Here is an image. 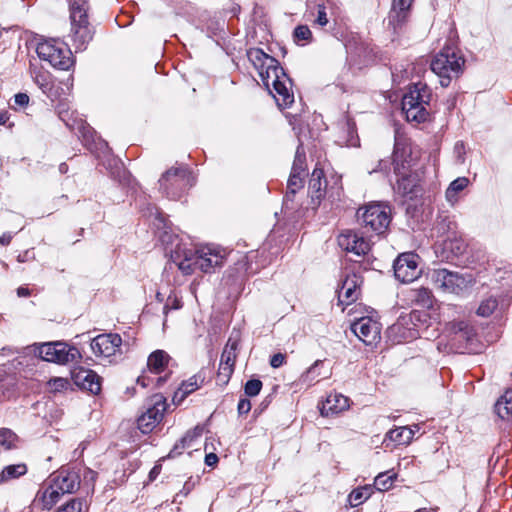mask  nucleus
I'll use <instances>...</instances> for the list:
<instances>
[{
  "label": "nucleus",
  "mask_w": 512,
  "mask_h": 512,
  "mask_svg": "<svg viewBox=\"0 0 512 512\" xmlns=\"http://www.w3.org/2000/svg\"><path fill=\"white\" fill-rule=\"evenodd\" d=\"M249 61L257 70L259 77L266 89L273 95L281 108L289 107L294 102V95L290 93L288 85H291L279 62L259 48H251L247 51Z\"/></svg>",
  "instance_id": "nucleus-1"
},
{
  "label": "nucleus",
  "mask_w": 512,
  "mask_h": 512,
  "mask_svg": "<svg viewBox=\"0 0 512 512\" xmlns=\"http://www.w3.org/2000/svg\"><path fill=\"white\" fill-rule=\"evenodd\" d=\"M170 252L172 262L186 275L192 274L196 269L210 273L215 267L223 265L225 257L223 250L213 246L193 250L176 244L175 249H171Z\"/></svg>",
  "instance_id": "nucleus-2"
},
{
  "label": "nucleus",
  "mask_w": 512,
  "mask_h": 512,
  "mask_svg": "<svg viewBox=\"0 0 512 512\" xmlns=\"http://www.w3.org/2000/svg\"><path fill=\"white\" fill-rule=\"evenodd\" d=\"M431 318L426 311L413 310L409 315L402 316L391 327V331L399 334L401 340L410 341L416 338L436 336L437 330L429 331Z\"/></svg>",
  "instance_id": "nucleus-3"
},
{
  "label": "nucleus",
  "mask_w": 512,
  "mask_h": 512,
  "mask_svg": "<svg viewBox=\"0 0 512 512\" xmlns=\"http://www.w3.org/2000/svg\"><path fill=\"white\" fill-rule=\"evenodd\" d=\"M86 0H73L70 5L71 39L76 50L82 51L92 40L94 31L88 21Z\"/></svg>",
  "instance_id": "nucleus-4"
},
{
  "label": "nucleus",
  "mask_w": 512,
  "mask_h": 512,
  "mask_svg": "<svg viewBox=\"0 0 512 512\" xmlns=\"http://www.w3.org/2000/svg\"><path fill=\"white\" fill-rule=\"evenodd\" d=\"M431 93L426 84L421 82L410 86L402 98V111L407 121L424 122L428 117L426 105L429 104Z\"/></svg>",
  "instance_id": "nucleus-5"
},
{
  "label": "nucleus",
  "mask_w": 512,
  "mask_h": 512,
  "mask_svg": "<svg viewBox=\"0 0 512 512\" xmlns=\"http://www.w3.org/2000/svg\"><path fill=\"white\" fill-rule=\"evenodd\" d=\"M465 59L452 47L443 48L432 60L431 70L439 77L442 87L462 73Z\"/></svg>",
  "instance_id": "nucleus-6"
},
{
  "label": "nucleus",
  "mask_w": 512,
  "mask_h": 512,
  "mask_svg": "<svg viewBox=\"0 0 512 512\" xmlns=\"http://www.w3.org/2000/svg\"><path fill=\"white\" fill-rule=\"evenodd\" d=\"M357 218L366 229L382 234L391 222V208L383 203H370L358 210Z\"/></svg>",
  "instance_id": "nucleus-7"
},
{
  "label": "nucleus",
  "mask_w": 512,
  "mask_h": 512,
  "mask_svg": "<svg viewBox=\"0 0 512 512\" xmlns=\"http://www.w3.org/2000/svg\"><path fill=\"white\" fill-rule=\"evenodd\" d=\"M36 52L40 59L60 70H68L74 64L71 50L55 40L40 42Z\"/></svg>",
  "instance_id": "nucleus-8"
},
{
  "label": "nucleus",
  "mask_w": 512,
  "mask_h": 512,
  "mask_svg": "<svg viewBox=\"0 0 512 512\" xmlns=\"http://www.w3.org/2000/svg\"><path fill=\"white\" fill-rule=\"evenodd\" d=\"M41 359L56 364H68L81 358L79 350L61 341L42 343L38 347Z\"/></svg>",
  "instance_id": "nucleus-9"
},
{
  "label": "nucleus",
  "mask_w": 512,
  "mask_h": 512,
  "mask_svg": "<svg viewBox=\"0 0 512 512\" xmlns=\"http://www.w3.org/2000/svg\"><path fill=\"white\" fill-rule=\"evenodd\" d=\"M191 175L187 168L178 167L166 171L159 180L160 189L171 199H179L191 185Z\"/></svg>",
  "instance_id": "nucleus-10"
},
{
  "label": "nucleus",
  "mask_w": 512,
  "mask_h": 512,
  "mask_svg": "<svg viewBox=\"0 0 512 512\" xmlns=\"http://www.w3.org/2000/svg\"><path fill=\"white\" fill-rule=\"evenodd\" d=\"M449 330L452 333L451 347L459 353L474 351L476 333L474 328L465 321L451 322Z\"/></svg>",
  "instance_id": "nucleus-11"
},
{
  "label": "nucleus",
  "mask_w": 512,
  "mask_h": 512,
  "mask_svg": "<svg viewBox=\"0 0 512 512\" xmlns=\"http://www.w3.org/2000/svg\"><path fill=\"white\" fill-rule=\"evenodd\" d=\"M393 165L394 173L397 176L396 185L393 187L394 190L401 196H409L412 198V195L417 191L419 178L416 173L407 171L403 163L399 164L397 144L395 145L393 153Z\"/></svg>",
  "instance_id": "nucleus-12"
},
{
  "label": "nucleus",
  "mask_w": 512,
  "mask_h": 512,
  "mask_svg": "<svg viewBox=\"0 0 512 512\" xmlns=\"http://www.w3.org/2000/svg\"><path fill=\"white\" fill-rule=\"evenodd\" d=\"M166 410V399L161 394H155L144 412L137 420L138 429L143 433H150L162 420Z\"/></svg>",
  "instance_id": "nucleus-13"
},
{
  "label": "nucleus",
  "mask_w": 512,
  "mask_h": 512,
  "mask_svg": "<svg viewBox=\"0 0 512 512\" xmlns=\"http://www.w3.org/2000/svg\"><path fill=\"white\" fill-rule=\"evenodd\" d=\"M418 255L414 253H403L394 261V274L395 277L403 282H412L420 275L418 267Z\"/></svg>",
  "instance_id": "nucleus-14"
},
{
  "label": "nucleus",
  "mask_w": 512,
  "mask_h": 512,
  "mask_svg": "<svg viewBox=\"0 0 512 512\" xmlns=\"http://www.w3.org/2000/svg\"><path fill=\"white\" fill-rule=\"evenodd\" d=\"M121 344L122 338L119 334H100L92 339L91 349L96 356L111 357L120 350Z\"/></svg>",
  "instance_id": "nucleus-15"
},
{
  "label": "nucleus",
  "mask_w": 512,
  "mask_h": 512,
  "mask_svg": "<svg viewBox=\"0 0 512 512\" xmlns=\"http://www.w3.org/2000/svg\"><path fill=\"white\" fill-rule=\"evenodd\" d=\"M353 333L366 345L375 343L380 338V324L370 317H362L351 325Z\"/></svg>",
  "instance_id": "nucleus-16"
},
{
  "label": "nucleus",
  "mask_w": 512,
  "mask_h": 512,
  "mask_svg": "<svg viewBox=\"0 0 512 512\" xmlns=\"http://www.w3.org/2000/svg\"><path fill=\"white\" fill-rule=\"evenodd\" d=\"M338 244L343 250L356 256H364L370 250L369 241L351 230H346L338 236Z\"/></svg>",
  "instance_id": "nucleus-17"
},
{
  "label": "nucleus",
  "mask_w": 512,
  "mask_h": 512,
  "mask_svg": "<svg viewBox=\"0 0 512 512\" xmlns=\"http://www.w3.org/2000/svg\"><path fill=\"white\" fill-rule=\"evenodd\" d=\"M362 283L363 279L360 275L356 273L347 274L338 292L339 301L346 305L355 302L360 295V286Z\"/></svg>",
  "instance_id": "nucleus-18"
},
{
  "label": "nucleus",
  "mask_w": 512,
  "mask_h": 512,
  "mask_svg": "<svg viewBox=\"0 0 512 512\" xmlns=\"http://www.w3.org/2000/svg\"><path fill=\"white\" fill-rule=\"evenodd\" d=\"M61 493H75L80 487V476L74 470H61L50 480Z\"/></svg>",
  "instance_id": "nucleus-19"
},
{
  "label": "nucleus",
  "mask_w": 512,
  "mask_h": 512,
  "mask_svg": "<svg viewBox=\"0 0 512 512\" xmlns=\"http://www.w3.org/2000/svg\"><path fill=\"white\" fill-rule=\"evenodd\" d=\"M73 380L78 387L92 394H98L101 391V378L93 370L79 368L73 372Z\"/></svg>",
  "instance_id": "nucleus-20"
},
{
  "label": "nucleus",
  "mask_w": 512,
  "mask_h": 512,
  "mask_svg": "<svg viewBox=\"0 0 512 512\" xmlns=\"http://www.w3.org/2000/svg\"><path fill=\"white\" fill-rule=\"evenodd\" d=\"M433 279L444 291L456 293L461 288L463 279L456 273L449 272L446 269L436 270Z\"/></svg>",
  "instance_id": "nucleus-21"
},
{
  "label": "nucleus",
  "mask_w": 512,
  "mask_h": 512,
  "mask_svg": "<svg viewBox=\"0 0 512 512\" xmlns=\"http://www.w3.org/2000/svg\"><path fill=\"white\" fill-rule=\"evenodd\" d=\"M413 2L407 0H393L389 13V24L396 30L402 27L408 20L410 8Z\"/></svg>",
  "instance_id": "nucleus-22"
},
{
  "label": "nucleus",
  "mask_w": 512,
  "mask_h": 512,
  "mask_svg": "<svg viewBox=\"0 0 512 512\" xmlns=\"http://www.w3.org/2000/svg\"><path fill=\"white\" fill-rule=\"evenodd\" d=\"M349 408V398L340 393H331L327 396L320 409L323 416L341 413Z\"/></svg>",
  "instance_id": "nucleus-23"
},
{
  "label": "nucleus",
  "mask_w": 512,
  "mask_h": 512,
  "mask_svg": "<svg viewBox=\"0 0 512 512\" xmlns=\"http://www.w3.org/2000/svg\"><path fill=\"white\" fill-rule=\"evenodd\" d=\"M327 182L322 169L315 168L309 180L308 191L314 205H318L324 196Z\"/></svg>",
  "instance_id": "nucleus-24"
},
{
  "label": "nucleus",
  "mask_w": 512,
  "mask_h": 512,
  "mask_svg": "<svg viewBox=\"0 0 512 512\" xmlns=\"http://www.w3.org/2000/svg\"><path fill=\"white\" fill-rule=\"evenodd\" d=\"M172 361L170 355L164 350H155L147 360V366L150 372L160 374L166 370Z\"/></svg>",
  "instance_id": "nucleus-25"
},
{
  "label": "nucleus",
  "mask_w": 512,
  "mask_h": 512,
  "mask_svg": "<svg viewBox=\"0 0 512 512\" xmlns=\"http://www.w3.org/2000/svg\"><path fill=\"white\" fill-rule=\"evenodd\" d=\"M28 467L25 463H17L5 466L0 472V484L19 479L26 475Z\"/></svg>",
  "instance_id": "nucleus-26"
},
{
  "label": "nucleus",
  "mask_w": 512,
  "mask_h": 512,
  "mask_svg": "<svg viewBox=\"0 0 512 512\" xmlns=\"http://www.w3.org/2000/svg\"><path fill=\"white\" fill-rule=\"evenodd\" d=\"M344 129L345 135L340 136L338 142L347 147L359 146V137L357 135L355 123L347 116L345 117Z\"/></svg>",
  "instance_id": "nucleus-27"
},
{
  "label": "nucleus",
  "mask_w": 512,
  "mask_h": 512,
  "mask_svg": "<svg viewBox=\"0 0 512 512\" xmlns=\"http://www.w3.org/2000/svg\"><path fill=\"white\" fill-rule=\"evenodd\" d=\"M64 494L56 489L55 485L50 481V484L42 491L40 500L44 509L50 510L58 503Z\"/></svg>",
  "instance_id": "nucleus-28"
},
{
  "label": "nucleus",
  "mask_w": 512,
  "mask_h": 512,
  "mask_svg": "<svg viewBox=\"0 0 512 512\" xmlns=\"http://www.w3.org/2000/svg\"><path fill=\"white\" fill-rule=\"evenodd\" d=\"M414 436V431L408 427H399L396 429L390 430L386 434V439H389L392 442L397 443L398 445H406L411 442Z\"/></svg>",
  "instance_id": "nucleus-29"
},
{
  "label": "nucleus",
  "mask_w": 512,
  "mask_h": 512,
  "mask_svg": "<svg viewBox=\"0 0 512 512\" xmlns=\"http://www.w3.org/2000/svg\"><path fill=\"white\" fill-rule=\"evenodd\" d=\"M495 412L501 419L512 414V390H506L495 403Z\"/></svg>",
  "instance_id": "nucleus-30"
},
{
  "label": "nucleus",
  "mask_w": 512,
  "mask_h": 512,
  "mask_svg": "<svg viewBox=\"0 0 512 512\" xmlns=\"http://www.w3.org/2000/svg\"><path fill=\"white\" fill-rule=\"evenodd\" d=\"M239 340L238 338L230 337L225 345L223 352L221 354L220 363L225 365L233 366L235 365L236 360V351L238 349Z\"/></svg>",
  "instance_id": "nucleus-31"
},
{
  "label": "nucleus",
  "mask_w": 512,
  "mask_h": 512,
  "mask_svg": "<svg viewBox=\"0 0 512 512\" xmlns=\"http://www.w3.org/2000/svg\"><path fill=\"white\" fill-rule=\"evenodd\" d=\"M203 429L200 427H195L193 430L188 431L178 443L175 444L174 448L171 450L170 455L181 454V450L186 447H191V444L194 439L199 438L202 434Z\"/></svg>",
  "instance_id": "nucleus-32"
},
{
  "label": "nucleus",
  "mask_w": 512,
  "mask_h": 512,
  "mask_svg": "<svg viewBox=\"0 0 512 512\" xmlns=\"http://www.w3.org/2000/svg\"><path fill=\"white\" fill-rule=\"evenodd\" d=\"M411 299L422 308H431L433 305L432 292L424 287L413 290L411 292Z\"/></svg>",
  "instance_id": "nucleus-33"
},
{
  "label": "nucleus",
  "mask_w": 512,
  "mask_h": 512,
  "mask_svg": "<svg viewBox=\"0 0 512 512\" xmlns=\"http://www.w3.org/2000/svg\"><path fill=\"white\" fill-rule=\"evenodd\" d=\"M202 382L203 380L199 382V377L196 375L190 377L187 381H184L181 384L180 388L174 395V400L177 399L178 397L179 400H183L189 394L200 388Z\"/></svg>",
  "instance_id": "nucleus-34"
},
{
  "label": "nucleus",
  "mask_w": 512,
  "mask_h": 512,
  "mask_svg": "<svg viewBox=\"0 0 512 512\" xmlns=\"http://www.w3.org/2000/svg\"><path fill=\"white\" fill-rule=\"evenodd\" d=\"M303 175L292 173L288 179L287 183V192L285 195L286 200H292L293 196L296 194L298 190L303 188Z\"/></svg>",
  "instance_id": "nucleus-35"
},
{
  "label": "nucleus",
  "mask_w": 512,
  "mask_h": 512,
  "mask_svg": "<svg viewBox=\"0 0 512 512\" xmlns=\"http://www.w3.org/2000/svg\"><path fill=\"white\" fill-rule=\"evenodd\" d=\"M18 436L8 428L0 429V445L5 450H11L16 447Z\"/></svg>",
  "instance_id": "nucleus-36"
},
{
  "label": "nucleus",
  "mask_w": 512,
  "mask_h": 512,
  "mask_svg": "<svg viewBox=\"0 0 512 512\" xmlns=\"http://www.w3.org/2000/svg\"><path fill=\"white\" fill-rule=\"evenodd\" d=\"M396 478V474L380 473L374 481V486L379 491H387L393 486V482Z\"/></svg>",
  "instance_id": "nucleus-37"
},
{
  "label": "nucleus",
  "mask_w": 512,
  "mask_h": 512,
  "mask_svg": "<svg viewBox=\"0 0 512 512\" xmlns=\"http://www.w3.org/2000/svg\"><path fill=\"white\" fill-rule=\"evenodd\" d=\"M370 496L368 488L354 489L348 496V502L351 507H357L367 500Z\"/></svg>",
  "instance_id": "nucleus-38"
},
{
  "label": "nucleus",
  "mask_w": 512,
  "mask_h": 512,
  "mask_svg": "<svg viewBox=\"0 0 512 512\" xmlns=\"http://www.w3.org/2000/svg\"><path fill=\"white\" fill-rule=\"evenodd\" d=\"M305 152L301 145L298 146L295 154V159L292 166V173L304 175L305 174Z\"/></svg>",
  "instance_id": "nucleus-39"
},
{
  "label": "nucleus",
  "mask_w": 512,
  "mask_h": 512,
  "mask_svg": "<svg viewBox=\"0 0 512 512\" xmlns=\"http://www.w3.org/2000/svg\"><path fill=\"white\" fill-rule=\"evenodd\" d=\"M468 179L466 177H459L451 182L448 189L446 190V197L451 200L456 194L462 191L468 185Z\"/></svg>",
  "instance_id": "nucleus-40"
},
{
  "label": "nucleus",
  "mask_w": 512,
  "mask_h": 512,
  "mask_svg": "<svg viewBox=\"0 0 512 512\" xmlns=\"http://www.w3.org/2000/svg\"><path fill=\"white\" fill-rule=\"evenodd\" d=\"M498 306V302L495 298H488L481 302L477 309V314L482 317L490 316Z\"/></svg>",
  "instance_id": "nucleus-41"
},
{
  "label": "nucleus",
  "mask_w": 512,
  "mask_h": 512,
  "mask_svg": "<svg viewBox=\"0 0 512 512\" xmlns=\"http://www.w3.org/2000/svg\"><path fill=\"white\" fill-rule=\"evenodd\" d=\"M84 501L80 498L71 499L65 505L59 507L55 512H82Z\"/></svg>",
  "instance_id": "nucleus-42"
},
{
  "label": "nucleus",
  "mask_w": 512,
  "mask_h": 512,
  "mask_svg": "<svg viewBox=\"0 0 512 512\" xmlns=\"http://www.w3.org/2000/svg\"><path fill=\"white\" fill-rule=\"evenodd\" d=\"M233 371H234L233 366L219 363V368H218V373H217V381L222 384H227L231 375L233 374Z\"/></svg>",
  "instance_id": "nucleus-43"
},
{
  "label": "nucleus",
  "mask_w": 512,
  "mask_h": 512,
  "mask_svg": "<svg viewBox=\"0 0 512 512\" xmlns=\"http://www.w3.org/2000/svg\"><path fill=\"white\" fill-rule=\"evenodd\" d=\"M262 382L259 379L248 380L245 384L244 391L249 397H254L260 393Z\"/></svg>",
  "instance_id": "nucleus-44"
},
{
  "label": "nucleus",
  "mask_w": 512,
  "mask_h": 512,
  "mask_svg": "<svg viewBox=\"0 0 512 512\" xmlns=\"http://www.w3.org/2000/svg\"><path fill=\"white\" fill-rule=\"evenodd\" d=\"M293 36L296 42L309 41L312 37V33L308 26L299 25L294 29Z\"/></svg>",
  "instance_id": "nucleus-45"
},
{
  "label": "nucleus",
  "mask_w": 512,
  "mask_h": 512,
  "mask_svg": "<svg viewBox=\"0 0 512 512\" xmlns=\"http://www.w3.org/2000/svg\"><path fill=\"white\" fill-rule=\"evenodd\" d=\"M48 386L52 392H60L67 389L69 381L64 378H54L48 382Z\"/></svg>",
  "instance_id": "nucleus-46"
},
{
  "label": "nucleus",
  "mask_w": 512,
  "mask_h": 512,
  "mask_svg": "<svg viewBox=\"0 0 512 512\" xmlns=\"http://www.w3.org/2000/svg\"><path fill=\"white\" fill-rule=\"evenodd\" d=\"M314 23L321 27H324L328 24L326 7L324 5H317V17L315 18Z\"/></svg>",
  "instance_id": "nucleus-47"
},
{
  "label": "nucleus",
  "mask_w": 512,
  "mask_h": 512,
  "mask_svg": "<svg viewBox=\"0 0 512 512\" xmlns=\"http://www.w3.org/2000/svg\"><path fill=\"white\" fill-rule=\"evenodd\" d=\"M35 82L39 85L43 92L49 89V77L45 73H39L35 76Z\"/></svg>",
  "instance_id": "nucleus-48"
},
{
  "label": "nucleus",
  "mask_w": 512,
  "mask_h": 512,
  "mask_svg": "<svg viewBox=\"0 0 512 512\" xmlns=\"http://www.w3.org/2000/svg\"><path fill=\"white\" fill-rule=\"evenodd\" d=\"M180 307L181 301L176 296L169 295L164 306V312L167 313L169 309H179Z\"/></svg>",
  "instance_id": "nucleus-49"
},
{
  "label": "nucleus",
  "mask_w": 512,
  "mask_h": 512,
  "mask_svg": "<svg viewBox=\"0 0 512 512\" xmlns=\"http://www.w3.org/2000/svg\"><path fill=\"white\" fill-rule=\"evenodd\" d=\"M238 413L244 415L251 410V402L247 398L240 399L237 406Z\"/></svg>",
  "instance_id": "nucleus-50"
},
{
  "label": "nucleus",
  "mask_w": 512,
  "mask_h": 512,
  "mask_svg": "<svg viewBox=\"0 0 512 512\" xmlns=\"http://www.w3.org/2000/svg\"><path fill=\"white\" fill-rule=\"evenodd\" d=\"M14 102L19 107H25L29 103V96L26 93H18L14 96Z\"/></svg>",
  "instance_id": "nucleus-51"
},
{
  "label": "nucleus",
  "mask_w": 512,
  "mask_h": 512,
  "mask_svg": "<svg viewBox=\"0 0 512 512\" xmlns=\"http://www.w3.org/2000/svg\"><path fill=\"white\" fill-rule=\"evenodd\" d=\"M454 152L457 155V162L462 164L464 162L463 155L465 153L464 144L462 142H457L454 147Z\"/></svg>",
  "instance_id": "nucleus-52"
},
{
  "label": "nucleus",
  "mask_w": 512,
  "mask_h": 512,
  "mask_svg": "<svg viewBox=\"0 0 512 512\" xmlns=\"http://www.w3.org/2000/svg\"><path fill=\"white\" fill-rule=\"evenodd\" d=\"M285 361V356L281 353L274 354L270 359V365L273 368L280 367Z\"/></svg>",
  "instance_id": "nucleus-53"
},
{
  "label": "nucleus",
  "mask_w": 512,
  "mask_h": 512,
  "mask_svg": "<svg viewBox=\"0 0 512 512\" xmlns=\"http://www.w3.org/2000/svg\"><path fill=\"white\" fill-rule=\"evenodd\" d=\"M218 462V456L215 453H209L205 456V464L207 466H214Z\"/></svg>",
  "instance_id": "nucleus-54"
},
{
  "label": "nucleus",
  "mask_w": 512,
  "mask_h": 512,
  "mask_svg": "<svg viewBox=\"0 0 512 512\" xmlns=\"http://www.w3.org/2000/svg\"><path fill=\"white\" fill-rule=\"evenodd\" d=\"M378 171L388 172V168H387L386 162L384 160H379L378 161L377 168H373L372 170H368V172L370 174L373 173V172H378Z\"/></svg>",
  "instance_id": "nucleus-55"
},
{
  "label": "nucleus",
  "mask_w": 512,
  "mask_h": 512,
  "mask_svg": "<svg viewBox=\"0 0 512 512\" xmlns=\"http://www.w3.org/2000/svg\"><path fill=\"white\" fill-rule=\"evenodd\" d=\"M82 135L85 141H88L90 137H92L93 131L92 128L89 126H83L82 125Z\"/></svg>",
  "instance_id": "nucleus-56"
},
{
  "label": "nucleus",
  "mask_w": 512,
  "mask_h": 512,
  "mask_svg": "<svg viewBox=\"0 0 512 512\" xmlns=\"http://www.w3.org/2000/svg\"><path fill=\"white\" fill-rule=\"evenodd\" d=\"M12 236L9 233H4L0 236V244L6 246L11 242Z\"/></svg>",
  "instance_id": "nucleus-57"
},
{
  "label": "nucleus",
  "mask_w": 512,
  "mask_h": 512,
  "mask_svg": "<svg viewBox=\"0 0 512 512\" xmlns=\"http://www.w3.org/2000/svg\"><path fill=\"white\" fill-rule=\"evenodd\" d=\"M17 295L19 297H26V296H29L30 295V291L28 288H25V287H19L17 289Z\"/></svg>",
  "instance_id": "nucleus-58"
},
{
  "label": "nucleus",
  "mask_w": 512,
  "mask_h": 512,
  "mask_svg": "<svg viewBox=\"0 0 512 512\" xmlns=\"http://www.w3.org/2000/svg\"><path fill=\"white\" fill-rule=\"evenodd\" d=\"M160 470H161V468L158 466L153 467L149 473L150 479L153 480L156 477V475L159 474Z\"/></svg>",
  "instance_id": "nucleus-59"
},
{
  "label": "nucleus",
  "mask_w": 512,
  "mask_h": 512,
  "mask_svg": "<svg viewBox=\"0 0 512 512\" xmlns=\"http://www.w3.org/2000/svg\"><path fill=\"white\" fill-rule=\"evenodd\" d=\"M8 120V114L7 112L3 111L0 112V125H4Z\"/></svg>",
  "instance_id": "nucleus-60"
},
{
  "label": "nucleus",
  "mask_w": 512,
  "mask_h": 512,
  "mask_svg": "<svg viewBox=\"0 0 512 512\" xmlns=\"http://www.w3.org/2000/svg\"><path fill=\"white\" fill-rule=\"evenodd\" d=\"M137 383L140 384L142 387H146V378L144 376H141L137 379Z\"/></svg>",
  "instance_id": "nucleus-61"
},
{
  "label": "nucleus",
  "mask_w": 512,
  "mask_h": 512,
  "mask_svg": "<svg viewBox=\"0 0 512 512\" xmlns=\"http://www.w3.org/2000/svg\"><path fill=\"white\" fill-rule=\"evenodd\" d=\"M169 238L170 236H168L166 232L161 236L162 242L166 244H169Z\"/></svg>",
  "instance_id": "nucleus-62"
},
{
  "label": "nucleus",
  "mask_w": 512,
  "mask_h": 512,
  "mask_svg": "<svg viewBox=\"0 0 512 512\" xmlns=\"http://www.w3.org/2000/svg\"><path fill=\"white\" fill-rule=\"evenodd\" d=\"M165 380H166V376L165 377H158L157 378V383L158 384L163 383Z\"/></svg>",
  "instance_id": "nucleus-63"
},
{
  "label": "nucleus",
  "mask_w": 512,
  "mask_h": 512,
  "mask_svg": "<svg viewBox=\"0 0 512 512\" xmlns=\"http://www.w3.org/2000/svg\"><path fill=\"white\" fill-rule=\"evenodd\" d=\"M415 512H429L426 508L418 509Z\"/></svg>",
  "instance_id": "nucleus-64"
}]
</instances>
